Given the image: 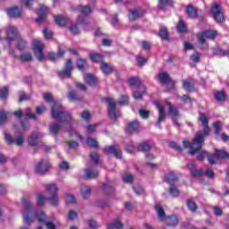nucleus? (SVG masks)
Instances as JSON below:
<instances>
[{
	"mask_svg": "<svg viewBox=\"0 0 229 229\" xmlns=\"http://www.w3.org/2000/svg\"><path fill=\"white\" fill-rule=\"evenodd\" d=\"M44 44L41 41L36 40L32 45V51L34 55L38 60V62H44V60H49V62L56 63L57 60H60L65 56V49H64V46L60 45L57 49V53L48 52L47 57L44 55Z\"/></svg>",
	"mask_w": 229,
	"mask_h": 229,
	"instance_id": "nucleus-1",
	"label": "nucleus"
},
{
	"mask_svg": "<svg viewBox=\"0 0 229 229\" xmlns=\"http://www.w3.org/2000/svg\"><path fill=\"white\" fill-rule=\"evenodd\" d=\"M51 117L55 119V121H61L63 126H64L65 131L69 133V135L72 136L74 133V124H78V121L72 117V113L64 110V106H62L59 109H53Z\"/></svg>",
	"mask_w": 229,
	"mask_h": 229,
	"instance_id": "nucleus-2",
	"label": "nucleus"
},
{
	"mask_svg": "<svg viewBox=\"0 0 229 229\" xmlns=\"http://www.w3.org/2000/svg\"><path fill=\"white\" fill-rule=\"evenodd\" d=\"M182 144L183 148L190 149L189 155L194 157V155L199 153L200 150L203 149V146H205V138L203 137V132H197L191 142L184 140Z\"/></svg>",
	"mask_w": 229,
	"mask_h": 229,
	"instance_id": "nucleus-3",
	"label": "nucleus"
},
{
	"mask_svg": "<svg viewBox=\"0 0 229 229\" xmlns=\"http://www.w3.org/2000/svg\"><path fill=\"white\" fill-rule=\"evenodd\" d=\"M104 103L107 105V117L117 123L119 117L121 116V111L117 110V103L114 101L112 98H103Z\"/></svg>",
	"mask_w": 229,
	"mask_h": 229,
	"instance_id": "nucleus-4",
	"label": "nucleus"
},
{
	"mask_svg": "<svg viewBox=\"0 0 229 229\" xmlns=\"http://www.w3.org/2000/svg\"><path fill=\"white\" fill-rule=\"evenodd\" d=\"M21 205L23 207V221L30 226V225H33V223H35V220L30 217V214H33V212H35V208L31 205V200L26 198L21 199Z\"/></svg>",
	"mask_w": 229,
	"mask_h": 229,
	"instance_id": "nucleus-5",
	"label": "nucleus"
},
{
	"mask_svg": "<svg viewBox=\"0 0 229 229\" xmlns=\"http://www.w3.org/2000/svg\"><path fill=\"white\" fill-rule=\"evenodd\" d=\"M47 192L50 194L49 197L47 198V201L50 203L51 207L56 208L60 204V198L58 197V186L55 183L48 184L46 188Z\"/></svg>",
	"mask_w": 229,
	"mask_h": 229,
	"instance_id": "nucleus-6",
	"label": "nucleus"
},
{
	"mask_svg": "<svg viewBox=\"0 0 229 229\" xmlns=\"http://www.w3.org/2000/svg\"><path fill=\"white\" fill-rule=\"evenodd\" d=\"M157 80L160 85H165L166 87V92H170V90H174V88L176 87V81L173 80L171 78V75H169L166 72H159L157 75Z\"/></svg>",
	"mask_w": 229,
	"mask_h": 229,
	"instance_id": "nucleus-7",
	"label": "nucleus"
},
{
	"mask_svg": "<svg viewBox=\"0 0 229 229\" xmlns=\"http://www.w3.org/2000/svg\"><path fill=\"white\" fill-rule=\"evenodd\" d=\"M217 160H229V153L225 149L215 148L214 153L208 155V161L211 165H216Z\"/></svg>",
	"mask_w": 229,
	"mask_h": 229,
	"instance_id": "nucleus-8",
	"label": "nucleus"
},
{
	"mask_svg": "<svg viewBox=\"0 0 229 229\" xmlns=\"http://www.w3.org/2000/svg\"><path fill=\"white\" fill-rule=\"evenodd\" d=\"M216 37H217V31L216 30H208L199 33L198 40H199V44L202 45L200 47L201 49H208V45H205V43L207 42V38H208L209 40H215Z\"/></svg>",
	"mask_w": 229,
	"mask_h": 229,
	"instance_id": "nucleus-9",
	"label": "nucleus"
},
{
	"mask_svg": "<svg viewBox=\"0 0 229 229\" xmlns=\"http://www.w3.org/2000/svg\"><path fill=\"white\" fill-rule=\"evenodd\" d=\"M74 71V66L72 65V59L69 58L66 60L64 69L57 71L56 74L60 80H68L72 77V72Z\"/></svg>",
	"mask_w": 229,
	"mask_h": 229,
	"instance_id": "nucleus-10",
	"label": "nucleus"
},
{
	"mask_svg": "<svg viewBox=\"0 0 229 229\" xmlns=\"http://www.w3.org/2000/svg\"><path fill=\"white\" fill-rule=\"evenodd\" d=\"M34 216L38 219V223L45 225L47 229H56V225L53 220H49L47 215H46V212H35Z\"/></svg>",
	"mask_w": 229,
	"mask_h": 229,
	"instance_id": "nucleus-11",
	"label": "nucleus"
},
{
	"mask_svg": "<svg viewBox=\"0 0 229 229\" xmlns=\"http://www.w3.org/2000/svg\"><path fill=\"white\" fill-rule=\"evenodd\" d=\"M210 13L213 14V18L218 24H223V22L226 21L225 19V13H223L222 7L217 3L213 4V6L210 9Z\"/></svg>",
	"mask_w": 229,
	"mask_h": 229,
	"instance_id": "nucleus-12",
	"label": "nucleus"
},
{
	"mask_svg": "<svg viewBox=\"0 0 229 229\" xmlns=\"http://www.w3.org/2000/svg\"><path fill=\"white\" fill-rule=\"evenodd\" d=\"M50 167L51 164L49 163V161L46 159H41L35 166V173L36 174L41 175L47 174Z\"/></svg>",
	"mask_w": 229,
	"mask_h": 229,
	"instance_id": "nucleus-13",
	"label": "nucleus"
},
{
	"mask_svg": "<svg viewBox=\"0 0 229 229\" xmlns=\"http://www.w3.org/2000/svg\"><path fill=\"white\" fill-rule=\"evenodd\" d=\"M38 18L35 20L37 24H42L46 19H47V13H49V7L46 4H39V8L36 12Z\"/></svg>",
	"mask_w": 229,
	"mask_h": 229,
	"instance_id": "nucleus-14",
	"label": "nucleus"
},
{
	"mask_svg": "<svg viewBox=\"0 0 229 229\" xmlns=\"http://www.w3.org/2000/svg\"><path fill=\"white\" fill-rule=\"evenodd\" d=\"M104 153L107 156L111 155L112 157H114V158H118V160L123 159V151L115 145L106 147L104 148Z\"/></svg>",
	"mask_w": 229,
	"mask_h": 229,
	"instance_id": "nucleus-15",
	"label": "nucleus"
},
{
	"mask_svg": "<svg viewBox=\"0 0 229 229\" xmlns=\"http://www.w3.org/2000/svg\"><path fill=\"white\" fill-rule=\"evenodd\" d=\"M140 122L139 120H133L129 122L125 126V133L127 135H133V133H140Z\"/></svg>",
	"mask_w": 229,
	"mask_h": 229,
	"instance_id": "nucleus-16",
	"label": "nucleus"
},
{
	"mask_svg": "<svg viewBox=\"0 0 229 229\" xmlns=\"http://www.w3.org/2000/svg\"><path fill=\"white\" fill-rule=\"evenodd\" d=\"M43 99L46 103L52 104L51 114H53V110H60L62 108V105L60 102L56 101L55 98H53V93L47 92L43 95Z\"/></svg>",
	"mask_w": 229,
	"mask_h": 229,
	"instance_id": "nucleus-17",
	"label": "nucleus"
},
{
	"mask_svg": "<svg viewBox=\"0 0 229 229\" xmlns=\"http://www.w3.org/2000/svg\"><path fill=\"white\" fill-rule=\"evenodd\" d=\"M6 40L9 46H12V42H13V40H18L19 38H21L19 35V30H17V28L13 26L8 27V29L6 30Z\"/></svg>",
	"mask_w": 229,
	"mask_h": 229,
	"instance_id": "nucleus-18",
	"label": "nucleus"
},
{
	"mask_svg": "<svg viewBox=\"0 0 229 229\" xmlns=\"http://www.w3.org/2000/svg\"><path fill=\"white\" fill-rule=\"evenodd\" d=\"M154 105L157 106L159 114V116L156 123V126L159 128V130H162L161 123H163V121H165V108H164V106L160 105V102L158 101L154 102Z\"/></svg>",
	"mask_w": 229,
	"mask_h": 229,
	"instance_id": "nucleus-19",
	"label": "nucleus"
},
{
	"mask_svg": "<svg viewBox=\"0 0 229 229\" xmlns=\"http://www.w3.org/2000/svg\"><path fill=\"white\" fill-rule=\"evenodd\" d=\"M199 121L202 123V125L204 126L203 129V137H208L210 135V127L208 126V118H207V115L205 113L200 112L199 116Z\"/></svg>",
	"mask_w": 229,
	"mask_h": 229,
	"instance_id": "nucleus-20",
	"label": "nucleus"
},
{
	"mask_svg": "<svg viewBox=\"0 0 229 229\" xmlns=\"http://www.w3.org/2000/svg\"><path fill=\"white\" fill-rule=\"evenodd\" d=\"M83 78L85 83L89 85V87L96 89V87L99 85V80H98V77H96V75L93 73H84Z\"/></svg>",
	"mask_w": 229,
	"mask_h": 229,
	"instance_id": "nucleus-21",
	"label": "nucleus"
},
{
	"mask_svg": "<svg viewBox=\"0 0 229 229\" xmlns=\"http://www.w3.org/2000/svg\"><path fill=\"white\" fill-rule=\"evenodd\" d=\"M5 12L10 19H21L22 17V9L17 5L6 9Z\"/></svg>",
	"mask_w": 229,
	"mask_h": 229,
	"instance_id": "nucleus-22",
	"label": "nucleus"
},
{
	"mask_svg": "<svg viewBox=\"0 0 229 229\" xmlns=\"http://www.w3.org/2000/svg\"><path fill=\"white\" fill-rule=\"evenodd\" d=\"M146 90H147V89H146V86H144V84L138 85L136 89L134 91H132V98L136 101L142 100L145 94H147Z\"/></svg>",
	"mask_w": 229,
	"mask_h": 229,
	"instance_id": "nucleus-23",
	"label": "nucleus"
},
{
	"mask_svg": "<svg viewBox=\"0 0 229 229\" xmlns=\"http://www.w3.org/2000/svg\"><path fill=\"white\" fill-rule=\"evenodd\" d=\"M163 182L168 183V185L170 186L176 185V183L180 182V178L178 177L175 172L172 171L165 174Z\"/></svg>",
	"mask_w": 229,
	"mask_h": 229,
	"instance_id": "nucleus-24",
	"label": "nucleus"
},
{
	"mask_svg": "<svg viewBox=\"0 0 229 229\" xmlns=\"http://www.w3.org/2000/svg\"><path fill=\"white\" fill-rule=\"evenodd\" d=\"M76 67L81 72H85L86 71H89L90 65L89 64V61H87V59L80 57L76 61Z\"/></svg>",
	"mask_w": 229,
	"mask_h": 229,
	"instance_id": "nucleus-25",
	"label": "nucleus"
},
{
	"mask_svg": "<svg viewBox=\"0 0 229 229\" xmlns=\"http://www.w3.org/2000/svg\"><path fill=\"white\" fill-rule=\"evenodd\" d=\"M187 167L193 178H201V176H203V174H205V172H203V170H198L196 168L195 164H188Z\"/></svg>",
	"mask_w": 229,
	"mask_h": 229,
	"instance_id": "nucleus-26",
	"label": "nucleus"
},
{
	"mask_svg": "<svg viewBox=\"0 0 229 229\" xmlns=\"http://www.w3.org/2000/svg\"><path fill=\"white\" fill-rule=\"evenodd\" d=\"M102 189L106 196H114L115 194V187L110 182H103Z\"/></svg>",
	"mask_w": 229,
	"mask_h": 229,
	"instance_id": "nucleus-27",
	"label": "nucleus"
},
{
	"mask_svg": "<svg viewBox=\"0 0 229 229\" xmlns=\"http://www.w3.org/2000/svg\"><path fill=\"white\" fill-rule=\"evenodd\" d=\"M144 13L140 12L139 9H129V21H138V19H142Z\"/></svg>",
	"mask_w": 229,
	"mask_h": 229,
	"instance_id": "nucleus-28",
	"label": "nucleus"
},
{
	"mask_svg": "<svg viewBox=\"0 0 229 229\" xmlns=\"http://www.w3.org/2000/svg\"><path fill=\"white\" fill-rule=\"evenodd\" d=\"M62 126H64V124L51 123L49 125L50 135H52L53 137H58V135H60V130H62Z\"/></svg>",
	"mask_w": 229,
	"mask_h": 229,
	"instance_id": "nucleus-29",
	"label": "nucleus"
},
{
	"mask_svg": "<svg viewBox=\"0 0 229 229\" xmlns=\"http://www.w3.org/2000/svg\"><path fill=\"white\" fill-rule=\"evenodd\" d=\"M54 20L59 28H65L67 26V17L62 14L54 15Z\"/></svg>",
	"mask_w": 229,
	"mask_h": 229,
	"instance_id": "nucleus-30",
	"label": "nucleus"
},
{
	"mask_svg": "<svg viewBox=\"0 0 229 229\" xmlns=\"http://www.w3.org/2000/svg\"><path fill=\"white\" fill-rule=\"evenodd\" d=\"M137 149L141 153H149L153 149V147L149 144V141H142L138 145Z\"/></svg>",
	"mask_w": 229,
	"mask_h": 229,
	"instance_id": "nucleus-31",
	"label": "nucleus"
},
{
	"mask_svg": "<svg viewBox=\"0 0 229 229\" xmlns=\"http://www.w3.org/2000/svg\"><path fill=\"white\" fill-rule=\"evenodd\" d=\"M185 13L189 19H196V17H198V8L194 7L192 4L186 6Z\"/></svg>",
	"mask_w": 229,
	"mask_h": 229,
	"instance_id": "nucleus-32",
	"label": "nucleus"
},
{
	"mask_svg": "<svg viewBox=\"0 0 229 229\" xmlns=\"http://www.w3.org/2000/svg\"><path fill=\"white\" fill-rule=\"evenodd\" d=\"M28 144L31 148L38 146V133L32 132L28 138Z\"/></svg>",
	"mask_w": 229,
	"mask_h": 229,
	"instance_id": "nucleus-33",
	"label": "nucleus"
},
{
	"mask_svg": "<svg viewBox=\"0 0 229 229\" xmlns=\"http://www.w3.org/2000/svg\"><path fill=\"white\" fill-rule=\"evenodd\" d=\"M89 160L91 164L95 165V167H98V165L101 164V156H99V153L98 152H91L89 154Z\"/></svg>",
	"mask_w": 229,
	"mask_h": 229,
	"instance_id": "nucleus-34",
	"label": "nucleus"
},
{
	"mask_svg": "<svg viewBox=\"0 0 229 229\" xmlns=\"http://www.w3.org/2000/svg\"><path fill=\"white\" fill-rule=\"evenodd\" d=\"M85 178L86 180H96L99 176V172L98 170L92 171V168H87L85 170Z\"/></svg>",
	"mask_w": 229,
	"mask_h": 229,
	"instance_id": "nucleus-35",
	"label": "nucleus"
},
{
	"mask_svg": "<svg viewBox=\"0 0 229 229\" xmlns=\"http://www.w3.org/2000/svg\"><path fill=\"white\" fill-rule=\"evenodd\" d=\"M158 37L162 40H166V42H170L171 38H169V31L167 30V28L165 27H160L159 32L157 33Z\"/></svg>",
	"mask_w": 229,
	"mask_h": 229,
	"instance_id": "nucleus-36",
	"label": "nucleus"
},
{
	"mask_svg": "<svg viewBox=\"0 0 229 229\" xmlns=\"http://www.w3.org/2000/svg\"><path fill=\"white\" fill-rule=\"evenodd\" d=\"M214 98L218 103H225L228 96H226V93L225 92V90H221V91H216L214 94Z\"/></svg>",
	"mask_w": 229,
	"mask_h": 229,
	"instance_id": "nucleus-37",
	"label": "nucleus"
},
{
	"mask_svg": "<svg viewBox=\"0 0 229 229\" xmlns=\"http://www.w3.org/2000/svg\"><path fill=\"white\" fill-rule=\"evenodd\" d=\"M93 207H97L98 208H105L107 207V208H110L112 205L108 202V200L97 199L93 202Z\"/></svg>",
	"mask_w": 229,
	"mask_h": 229,
	"instance_id": "nucleus-38",
	"label": "nucleus"
},
{
	"mask_svg": "<svg viewBox=\"0 0 229 229\" xmlns=\"http://www.w3.org/2000/svg\"><path fill=\"white\" fill-rule=\"evenodd\" d=\"M177 31L178 33H187L189 31V28L187 27V23L183 21V19L180 18L177 23Z\"/></svg>",
	"mask_w": 229,
	"mask_h": 229,
	"instance_id": "nucleus-39",
	"label": "nucleus"
},
{
	"mask_svg": "<svg viewBox=\"0 0 229 229\" xmlns=\"http://www.w3.org/2000/svg\"><path fill=\"white\" fill-rule=\"evenodd\" d=\"M79 12L84 16V17H89L92 13V8L90 5H79Z\"/></svg>",
	"mask_w": 229,
	"mask_h": 229,
	"instance_id": "nucleus-40",
	"label": "nucleus"
},
{
	"mask_svg": "<svg viewBox=\"0 0 229 229\" xmlns=\"http://www.w3.org/2000/svg\"><path fill=\"white\" fill-rule=\"evenodd\" d=\"M104 58H105V56L99 53L89 54V59L94 64H99V63L103 62Z\"/></svg>",
	"mask_w": 229,
	"mask_h": 229,
	"instance_id": "nucleus-41",
	"label": "nucleus"
},
{
	"mask_svg": "<svg viewBox=\"0 0 229 229\" xmlns=\"http://www.w3.org/2000/svg\"><path fill=\"white\" fill-rule=\"evenodd\" d=\"M106 229H124V225L120 220H114L107 225Z\"/></svg>",
	"mask_w": 229,
	"mask_h": 229,
	"instance_id": "nucleus-42",
	"label": "nucleus"
},
{
	"mask_svg": "<svg viewBox=\"0 0 229 229\" xmlns=\"http://www.w3.org/2000/svg\"><path fill=\"white\" fill-rule=\"evenodd\" d=\"M100 69L106 75L112 74V72H114V68H112V66L106 62H102Z\"/></svg>",
	"mask_w": 229,
	"mask_h": 229,
	"instance_id": "nucleus-43",
	"label": "nucleus"
},
{
	"mask_svg": "<svg viewBox=\"0 0 229 229\" xmlns=\"http://www.w3.org/2000/svg\"><path fill=\"white\" fill-rule=\"evenodd\" d=\"M168 192L172 198H178L181 194L180 190L176 187V184L170 185Z\"/></svg>",
	"mask_w": 229,
	"mask_h": 229,
	"instance_id": "nucleus-44",
	"label": "nucleus"
},
{
	"mask_svg": "<svg viewBox=\"0 0 229 229\" xmlns=\"http://www.w3.org/2000/svg\"><path fill=\"white\" fill-rule=\"evenodd\" d=\"M186 206L191 212L194 213L198 211V204H196V202L192 199H188L186 200Z\"/></svg>",
	"mask_w": 229,
	"mask_h": 229,
	"instance_id": "nucleus-45",
	"label": "nucleus"
},
{
	"mask_svg": "<svg viewBox=\"0 0 229 229\" xmlns=\"http://www.w3.org/2000/svg\"><path fill=\"white\" fill-rule=\"evenodd\" d=\"M179 223V220H178V216H170L167 217V220H166V225L168 226H177Z\"/></svg>",
	"mask_w": 229,
	"mask_h": 229,
	"instance_id": "nucleus-46",
	"label": "nucleus"
},
{
	"mask_svg": "<svg viewBox=\"0 0 229 229\" xmlns=\"http://www.w3.org/2000/svg\"><path fill=\"white\" fill-rule=\"evenodd\" d=\"M86 142L89 148H92L93 149H98L99 148V142L96 140V139L92 137H88L86 140Z\"/></svg>",
	"mask_w": 229,
	"mask_h": 229,
	"instance_id": "nucleus-47",
	"label": "nucleus"
},
{
	"mask_svg": "<svg viewBox=\"0 0 229 229\" xmlns=\"http://www.w3.org/2000/svg\"><path fill=\"white\" fill-rule=\"evenodd\" d=\"M154 208L157 211L159 219H165V211L164 210V208H162V206L157 204L156 206H154Z\"/></svg>",
	"mask_w": 229,
	"mask_h": 229,
	"instance_id": "nucleus-48",
	"label": "nucleus"
},
{
	"mask_svg": "<svg viewBox=\"0 0 229 229\" xmlns=\"http://www.w3.org/2000/svg\"><path fill=\"white\" fill-rule=\"evenodd\" d=\"M182 88L186 92H196V89L194 88V85L191 81H183L182 82Z\"/></svg>",
	"mask_w": 229,
	"mask_h": 229,
	"instance_id": "nucleus-49",
	"label": "nucleus"
},
{
	"mask_svg": "<svg viewBox=\"0 0 229 229\" xmlns=\"http://www.w3.org/2000/svg\"><path fill=\"white\" fill-rule=\"evenodd\" d=\"M8 122V113L4 110H0V128L2 126H4L6 123Z\"/></svg>",
	"mask_w": 229,
	"mask_h": 229,
	"instance_id": "nucleus-50",
	"label": "nucleus"
},
{
	"mask_svg": "<svg viewBox=\"0 0 229 229\" xmlns=\"http://www.w3.org/2000/svg\"><path fill=\"white\" fill-rule=\"evenodd\" d=\"M26 46H28V41H26L25 39H22V38H19L17 39V49L18 51H24V49H26Z\"/></svg>",
	"mask_w": 229,
	"mask_h": 229,
	"instance_id": "nucleus-51",
	"label": "nucleus"
},
{
	"mask_svg": "<svg viewBox=\"0 0 229 229\" xmlns=\"http://www.w3.org/2000/svg\"><path fill=\"white\" fill-rule=\"evenodd\" d=\"M64 200L68 205H76V197L71 193L64 194Z\"/></svg>",
	"mask_w": 229,
	"mask_h": 229,
	"instance_id": "nucleus-52",
	"label": "nucleus"
},
{
	"mask_svg": "<svg viewBox=\"0 0 229 229\" xmlns=\"http://www.w3.org/2000/svg\"><path fill=\"white\" fill-rule=\"evenodd\" d=\"M4 138L6 144H8V146H13V144H15V140L13 139V136H12V134L4 131Z\"/></svg>",
	"mask_w": 229,
	"mask_h": 229,
	"instance_id": "nucleus-53",
	"label": "nucleus"
},
{
	"mask_svg": "<svg viewBox=\"0 0 229 229\" xmlns=\"http://www.w3.org/2000/svg\"><path fill=\"white\" fill-rule=\"evenodd\" d=\"M128 83L131 87H139V85H142V82L140 81V78L139 77H131L128 81Z\"/></svg>",
	"mask_w": 229,
	"mask_h": 229,
	"instance_id": "nucleus-54",
	"label": "nucleus"
},
{
	"mask_svg": "<svg viewBox=\"0 0 229 229\" xmlns=\"http://www.w3.org/2000/svg\"><path fill=\"white\" fill-rule=\"evenodd\" d=\"M68 99L69 101H81V99L78 98V95L76 94V91L74 89H71L69 91Z\"/></svg>",
	"mask_w": 229,
	"mask_h": 229,
	"instance_id": "nucleus-55",
	"label": "nucleus"
},
{
	"mask_svg": "<svg viewBox=\"0 0 229 229\" xmlns=\"http://www.w3.org/2000/svg\"><path fill=\"white\" fill-rule=\"evenodd\" d=\"M136 62H137L138 67H144V64L148 63V59L139 55H136Z\"/></svg>",
	"mask_w": 229,
	"mask_h": 229,
	"instance_id": "nucleus-56",
	"label": "nucleus"
},
{
	"mask_svg": "<svg viewBox=\"0 0 229 229\" xmlns=\"http://www.w3.org/2000/svg\"><path fill=\"white\" fill-rule=\"evenodd\" d=\"M20 60L23 62H33V55H31V53H23L21 55Z\"/></svg>",
	"mask_w": 229,
	"mask_h": 229,
	"instance_id": "nucleus-57",
	"label": "nucleus"
},
{
	"mask_svg": "<svg viewBox=\"0 0 229 229\" xmlns=\"http://www.w3.org/2000/svg\"><path fill=\"white\" fill-rule=\"evenodd\" d=\"M199 153V156H197V160L199 162H203V160H205V157L208 158V155H210V153H208L207 150H200Z\"/></svg>",
	"mask_w": 229,
	"mask_h": 229,
	"instance_id": "nucleus-58",
	"label": "nucleus"
},
{
	"mask_svg": "<svg viewBox=\"0 0 229 229\" xmlns=\"http://www.w3.org/2000/svg\"><path fill=\"white\" fill-rule=\"evenodd\" d=\"M168 115H173V117H180V111L174 106H170L168 109Z\"/></svg>",
	"mask_w": 229,
	"mask_h": 229,
	"instance_id": "nucleus-59",
	"label": "nucleus"
},
{
	"mask_svg": "<svg viewBox=\"0 0 229 229\" xmlns=\"http://www.w3.org/2000/svg\"><path fill=\"white\" fill-rule=\"evenodd\" d=\"M0 99H3L4 101L8 99V87L0 89Z\"/></svg>",
	"mask_w": 229,
	"mask_h": 229,
	"instance_id": "nucleus-60",
	"label": "nucleus"
},
{
	"mask_svg": "<svg viewBox=\"0 0 229 229\" xmlns=\"http://www.w3.org/2000/svg\"><path fill=\"white\" fill-rule=\"evenodd\" d=\"M46 199H47L46 196L42 194H38V200H37L38 207H44V205H46Z\"/></svg>",
	"mask_w": 229,
	"mask_h": 229,
	"instance_id": "nucleus-61",
	"label": "nucleus"
},
{
	"mask_svg": "<svg viewBox=\"0 0 229 229\" xmlns=\"http://www.w3.org/2000/svg\"><path fill=\"white\" fill-rule=\"evenodd\" d=\"M140 116H141L142 119H149V114L151 112L149 110H146L144 108H141L139 110Z\"/></svg>",
	"mask_w": 229,
	"mask_h": 229,
	"instance_id": "nucleus-62",
	"label": "nucleus"
},
{
	"mask_svg": "<svg viewBox=\"0 0 229 229\" xmlns=\"http://www.w3.org/2000/svg\"><path fill=\"white\" fill-rule=\"evenodd\" d=\"M14 144L16 146H24V135L23 134H19L16 136V139L14 140Z\"/></svg>",
	"mask_w": 229,
	"mask_h": 229,
	"instance_id": "nucleus-63",
	"label": "nucleus"
},
{
	"mask_svg": "<svg viewBox=\"0 0 229 229\" xmlns=\"http://www.w3.org/2000/svg\"><path fill=\"white\" fill-rule=\"evenodd\" d=\"M88 226L89 229H98L99 228V225H98V222L94 219L88 220Z\"/></svg>",
	"mask_w": 229,
	"mask_h": 229,
	"instance_id": "nucleus-64",
	"label": "nucleus"
}]
</instances>
